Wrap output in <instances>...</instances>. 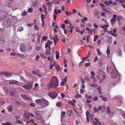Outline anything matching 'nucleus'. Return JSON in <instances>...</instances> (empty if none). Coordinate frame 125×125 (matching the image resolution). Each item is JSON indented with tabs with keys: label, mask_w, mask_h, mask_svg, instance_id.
<instances>
[{
	"label": "nucleus",
	"mask_w": 125,
	"mask_h": 125,
	"mask_svg": "<svg viewBox=\"0 0 125 125\" xmlns=\"http://www.w3.org/2000/svg\"><path fill=\"white\" fill-rule=\"evenodd\" d=\"M114 65L113 66H108L107 67V72L110 74V77L113 78H115L118 75V72L114 63H113Z\"/></svg>",
	"instance_id": "f257e3e1"
},
{
	"label": "nucleus",
	"mask_w": 125,
	"mask_h": 125,
	"mask_svg": "<svg viewBox=\"0 0 125 125\" xmlns=\"http://www.w3.org/2000/svg\"><path fill=\"white\" fill-rule=\"evenodd\" d=\"M36 103L38 104H40L41 105H42L43 104H45V105H48L47 104L48 103V101L45 99H37L35 101Z\"/></svg>",
	"instance_id": "f03ea898"
},
{
	"label": "nucleus",
	"mask_w": 125,
	"mask_h": 125,
	"mask_svg": "<svg viewBox=\"0 0 125 125\" xmlns=\"http://www.w3.org/2000/svg\"><path fill=\"white\" fill-rule=\"evenodd\" d=\"M32 83L31 82H29L25 85H22V87L25 89L30 90L32 88Z\"/></svg>",
	"instance_id": "7ed1b4c3"
},
{
	"label": "nucleus",
	"mask_w": 125,
	"mask_h": 125,
	"mask_svg": "<svg viewBox=\"0 0 125 125\" xmlns=\"http://www.w3.org/2000/svg\"><path fill=\"white\" fill-rule=\"evenodd\" d=\"M55 86V76L52 77L51 82L50 83L49 87L50 88H54Z\"/></svg>",
	"instance_id": "20e7f679"
},
{
	"label": "nucleus",
	"mask_w": 125,
	"mask_h": 125,
	"mask_svg": "<svg viewBox=\"0 0 125 125\" xmlns=\"http://www.w3.org/2000/svg\"><path fill=\"white\" fill-rule=\"evenodd\" d=\"M0 74L1 75H4L6 77H10L11 76L12 74L9 73H7L4 72H1L0 73Z\"/></svg>",
	"instance_id": "39448f33"
},
{
	"label": "nucleus",
	"mask_w": 125,
	"mask_h": 125,
	"mask_svg": "<svg viewBox=\"0 0 125 125\" xmlns=\"http://www.w3.org/2000/svg\"><path fill=\"white\" fill-rule=\"evenodd\" d=\"M52 43V42L49 40H48L47 42H46L45 44V47L47 49V47L50 49H51L50 44Z\"/></svg>",
	"instance_id": "423d86ee"
},
{
	"label": "nucleus",
	"mask_w": 125,
	"mask_h": 125,
	"mask_svg": "<svg viewBox=\"0 0 125 125\" xmlns=\"http://www.w3.org/2000/svg\"><path fill=\"white\" fill-rule=\"evenodd\" d=\"M7 81L9 82V83L12 84H18L19 83L18 81L15 80H7Z\"/></svg>",
	"instance_id": "0eeeda50"
},
{
	"label": "nucleus",
	"mask_w": 125,
	"mask_h": 125,
	"mask_svg": "<svg viewBox=\"0 0 125 125\" xmlns=\"http://www.w3.org/2000/svg\"><path fill=\"white\" fill-rule=\"evenodd\" d=\"M25 117L26 119L27 120H29L30 118L29 113L27 111H25L24 112Z\"/></svg>",
	"instance_id": "6e6552de"
},
{
	"label": "nucleus",
	"mask_w": 125,
	"mask_h": 125,
	"mask_svg": "<svg viewBox=\"0 0 125 125\" xmlns=\"http://www.w3.org/2000/svg\"><path fill=\"white\" fill-rule=\"evenodd\" d=\"M20 50L22 52H24L25 50V45L24 44H22L20 46Z\"/></svg>",
	"instance_id": "1a4fd4ad"
},
{
	"label": "nucleus",
	"mask_w": 125,
	"mask_h": 125,
	"mask_svg": "<svg viewBox=\"0 0 125 125\" xmlns=\"http://www.w3.org/2000/svg\"><path fill=\"white\" fill-rule=\"evenodd\" d=\"M49 95L52 99H54L55 98V92H50L49 93Z\"/></svg>",
	"instance_id": "9d476101"
},
{
	"label": "nucleus",
	"mask_w": 125,
	"mask_h": 125,
	"mask_svg": "<svg viewBox=\"0 0 125 125\" xmlns=\"http://www.w3.org/2000/svg\"><path fill=\"white\" fill-rule=\"evenodd\" d=\"M113 18H112L110 20V21L111 23H112L113 22L115 21L116 20V18L117 17V16L116 14H115L113 16Z\"/></svg>",
	"instance_id": "9b49d317"
},
{
	"label": "nucleus",
	"mask_w": 125,
	"mask_h": 125,
	"mask_svg": "<svg viewBox=\"0 0 125 125\" xmlns=\"http://www.w3.org/2000/svg\"><path fill=\"white\" fill-rule=\"evenodd\" d=\"M95 119L96 120V122L94 124H93L94 125H96V124H98L99 125H100L101 124V123L99 121V119L97 118H95Z\"/></svg>",
	"instance_id": "f8f14e48"
},
{
	"label": "nucleus",
	"mask_w": 125,
	"mask_h": 125,
	"mask_svg": "<svg viewBox=\"0 0 125 125\" xmlns=\"http://www.w3.org/2000/svg\"><path fill=\"white\" fill-rule=\"evenodd\" d=\"M98 11L97 10H95L94 12V15L97 18H98Z\"/></svg>",
	"instance_id": "ddd939ff"
},
{
	"label": "nucleus",
	"mask_w": 125,
	"mask_h": 125,
	"mask_svg": "<svg viewBox=\"0 0 125 125\" xmlns=\"http://www.w3.org/2000/svg\"><path fill=\"white\" fill-rule=\"evenodd\" d=\"M55 68L57 72H59L61 71V68L59 65H56Z\"/></svg>",
	"instance_id": "4468645a"
},
{
	"label": "nucleus",
	"mask_w": 125,
	"mask_h": 125,
	"mask_svg": "<svg viewBox=\"0 0 125 125\" xmlns=\"http://www.w3.org/2000/svg\"><path fill=\"white\" fill-rule=\"evenodd\" d=\"M7 109L9 111L10 113L12 112V107L11 105H9L7 107Z\"/></svg>",
	"instance_id": "2eb2a0df"
},
{
	"label": "nucleus",
	"mask_w": 125,
	"mask_h": 125,
	"mask_svg": "<svg viewBox=\"0 0 125 125\" xmlns=\"http://www.w3.org/2000/svg\"><path fill=\"white\" fill-rule=\"evenodd\" d=\"M96 51L98 55L99 56H101L103 54V53L101 52L100 50L98 49H96Z\"/></svg>",
	"instance_id": "dca6fc26"
},
{
	"label": "nucleus",
	"mask_w": 125,
	"mask_h": 125,
	"mask_svg": "<svg viewBox=\"0 0 125 125\" xmlns=\"http://www.w3.org/2000/svg\"><path fill=\"white\" fill-rule=\"evenodd\" d=\"M2 88L4 91L6 92H8L9 91V89H8L7 87L6 86H4Z\"/></svg>",
	"instance_id": "f3484780"
},
{
	"label": "nucleus",
	"mask_w": 125,
	"mask_h": 125,
	"mask_svg": "<svg viewBox=\"0 0 125 125\" xmlns=\"http://www.w3.org/2000/svg\"><path fill=\"white\" fill-rule=\"evenodd\" d=\"M59 85L58 81L56 77H55V87L58 86ZM56 89L55 88V90Z\"/></svg>",
	"instance_id": "a211bd4d"
},
{
	"label": "nucleus",
	"mask_w": 125,
	"mask_h": 125,
	"mask_svg": "<svg viewBox=\"0 0 125 125\" xmlns=\"http://www.w3.org/2000/svg\"><path fill=\"white\" fill-rule=\"evenodd\" d=\"M41 37V35L40 34L38 35V37L37 40V42L39 43L40 42V38Z\"/></svg>",
	"instance_id": "6ab92c4d"
},
{
	"label": "nucleus",
	"mask_w": 125,
	"mask_h": 125,
	"mask_svg": "<svg viewBox=\"0 0 125 125\" xmlns=\"http://www.w3.org/2000/svg\"><path fill=\"white\" fill-rule=\"evenodd\" d=\"M59 53L58 52H56V59H58L59 58Z\"/></svg>",
	"instance_id": "aec40b11"
},
{
	"label": "nucleus",
	"mask_w": 125,
	"mask_h": 125,
	"mask_svg": "<svg viewBox=\"0 0 125 125\" xmlns=\"http://www.w3.org/2000/svg\"><path fill=\"white\" fill-rule=\"evenodd\" d=\"M50 50L51 49H49V50H47L46 49V54L48 55H50Z\"/></svg>",
	"instance_id": "412c9836"
},
{
	"label": "nucleus",
	"mask_w": 125,
	"mask_h": 125,
	"mask_svg": "<svg viewBox=\"0 0 125 125\" xmlns=\"http://www.w3.org/2000/svg\"><path fill=\"white\" fill-rule=\"evenodd\" d=\"M106 52L108 56H109L110 53V50L109 49V46L107 48Z\"/></svg>",
	"instance_id": "4be33fe9"
},
{
	"label": "nucleus",
	"mask_w": 125,
	"mask_h": 125,
	"mask_svg": "<svg viewBox=\"0 0 125 125\" xmlns=\"http://www.w3.org/2000/svg\"><path fill=\"white\" fill-rule=\"evenodd\" d=\"M53 2H52L49 1L46 3L47 5L49 6H51L52 5Z\"/></svg>",
	"instance_id": "5701e85b"
},
{
	"label": "nucleus",
	"mask_w": 125,
	"mask_h": 125,
	"mask_svg": "<svg viewBox=\"0 0 125 125\" xmlns=\"http://www.w3.org/2000/svg\"><path fill=\"white\" fill-rule=\"evenodd\" d=\"M61 12V11L60 10H58V11H57V10L55 9V14H57L58 13H60ZM56 17V15H55V20Z\"/></svg>",
	"instance_id": "b1692460"
},
{
	"label": "nucleus",
	"mask_w": 125,
	"mask_h": 125,
	"mask_svg": "<svg viewBox=\"0 0 125 125\" xmlns=\"http://www.w3.org/2000/svg\"><path fill=\"white\" fill-rule=\"evenodd\" d=\"M97 89L98 90L99 93L100 94H101L102 93V92H101V87L100 86L98 88H97Z\"/></svg>",
	"instance_id": "393cba45"
},
{
	"label": "nucleus",
	"mask_w": 125,
	"mask_h": 125,
	"mask_svg": "<svg viewBox=\"0 0 125 125\" xmlns=\"http://www.w3.org/2000/svg\"><path fill=\"white\" fill-rule=\"evenodd\" d=\"M44 11L45 14H46L47 13V9L46 7L44 5L42 6Z\"/></svg>",
	"instance_id": "a878e982"
},
{
	"label": "nucleus",
	"mask_w": 125,
	"mask_h": 125,
	"mask_svg": "<svg viewBox=\"0 0 125 125\" xmlns=\"http://www.w3.org/2000/svg\"><path fill=\"white\" fill-rule=\"evenodd\" d=\"M109 26L108 24L106 25H102L101 26V28L102 29L106 28L108 27Z\"/></svg>",
	"instance_id": "bb28decb"
},
{
	"label": "nucleus",
	"mask_w": 125,
	"mask_h": 125,
	"mask_svg": "<svg viewBox=\"0 0 125 125\" xmlns=\"http://www.w3.org/2000/svg\"><path fill=\"white\" fill-rule=\"evenodd\" d=\"M48 39V37L47 36H43L42 38V40L46 41Z\"/></svg>",
	"instance_id": "cd10ccee"
},
{
	"label": "nucleus",
	"mask_w": 125,
	"mask_h": 125,
	"mask_svg": "<svg viewBox=\"0 0 125 125\" xmlns=\"http://www.w3.org/2000/svg\"><path fill=\"white\" fill-rule=\"evenodd\" d=\"M21 96L23 98H24L26 99H29V97H27L26 95H21Z\"/></svg>",
	"instance_id": "c85d7f7f"
},
{
	"label": "nucleus",
	"mask_w": 125,
	"mask_h": 125,
	"mask_svg": "<svg viewBox=\"0 0 125 125\" xmlns=\"http://www.w3.org/2000/svg\"><path fill=\"white\" fill-rule=\"evenodd\" d=\"M34 28L35 30L36 31H38L39 30V28L36 25H35L34 26Z\"/></svg>",
	"instance_id": "c756f323"
},
{
	"label": "nucleus",
	"mask_w": 125,
	"mask_h": 125,
	"mask_svg": "<svg viewBox=\"0 0 125 125\" xmlns=\"http://www.w3.org/2000/svg\"><path fill=\"white\" fill-rule=\"evenodd\" d=\"M40 55V56L42 58H46L45 55L43 53H41Z\"/></svg>",
	"instance_id": "7c9ffc66"
},
{
	"label": "nucleus",
	"mask_w": 125,
	"mask_h": 125,
	"mask_svg": "<svg viewBox=\"0 0 125 125\" xmlns=\"http://www.w3.org/2000/svg\"><path fill=\"white\" fill-rule=\"evenodd\" d=\"M90 86L92 87H98V85L95 84L91 83L90 84Z\"/></svg>",
	"instance_id": "2f4dec72"
},
{
	"label": "nucleus",
	"mask_w": 125,
	"mask_h": 125,
	"mask_svg": "<svg viewBox=\"0 0 125 125\" xmlns=\"http://www.w3.org/2000/svg\"><path fill=\"white\" fill-rule=\"evenodd\" d=\"M23 29L22 27H20L17 29L18 31H21L23 30Z\"/></svg>",
	"instance_id": "473e14b6"
},
{
	"label": "nucleus",
	"mask_w": 125,
	"mask_h": 125,
	"mask_svg": "<svg viewBox=\"0 0 125 125\" xmlns=\"http://www.w3.org/2000/svg\"><path fill=\"white\" fill-rule=\"evenodd\" d=\"M85 96L87 99H90L91 98H92L91 96H88L87 94H85Z\"/></svg>",
	"instance_id": "72a5a7b5"
},
{
	"label": "nucleus",
	"mask_w": 125,
	"mask_h": 125,
	"mask_svg": "<svg viewBox=\"0 0 125 125\" xmlns=\"http://www.w3.org/2000/svg\"><path fill=\"white\" fill-rule=\"evenodd\" d=\"M62 105V104L61 102H58L57 103L56 105L58 107H60Z\"/></svg>",
	"instance_id": "f704fd0d"
},
{
	"label": "nucleus",
	"mask_w": 125,
	"mask_h": 125,
	"mask_svg": "<svg viewBox=\"0 0 125 125\" xmlns=\"http://www.w3.org/2000/svg\"><path fill=\"white\" fill-rule=\"evenodd\" d=\"M65 83V82H64V80H62V82L60 83V85L61 86H63L64 85Z\"/></svg>",
	"instance_id": "c9c22d12"
},
{
	"label": "nucleus",
	"mask_w": 125,
	"mask_h": 125,
	"mask_svg": "<svg viewBox=\"0 0 125 125\" xmlns=\"http://www.w3.org/2000/svg\"><path fill=\"white\" fill-rule=\"evenodd\" d=\"M98 38V36L97 35H95L94 36V42L96 41V40Z\"/></svg>",
	"instance_id": "e433bc0d"
},
{
	"label": "nucleus",
	"mask_w": 125,
	"mask_h": 125,
	"mask_svg": "<svg viewBox=\"0 0 125 125\" xmlns=\"http://www.w3.org/2000/svg\"><path fill=\"white\" fill-rule=\"evenodd\" d=\"M106 110L107 112L108 113H111L110 110L109 109V107L108 106L106 108Z\"/></svg>",
	"instance_id": "4c0bfd02"
},
{
	"label": "nucleus",
	"mask_w": 125,
	"mask_h": 125,
	"mask_svg": "<svg viewBox=\"0 0 125 125\" xmlns=\"http://www.w3.org/2000/svg\"><path fill=\"white\" fill-rule=\"evenodd\" d=\"M1 125H11L10 123H2Z\"/></svg>",
	"instance_id": "58836bf2"
},
{
	"label": "nucleus",
	"mask_w": 125,
	"mask_h": 125,
	"mask_svg": "<svg viewBox=\"0 0 125 125\" xmlns=\"http://www.w3.org/2000/svg\"><path fill=\"white\" fill-rule=\"evenodd\" d=\"M90 63L89 62H88L87 63H85L84 64V65L86 66V67H87L89 66L90 65Z\"/></svg>",
	"instance_id": "ea45409f"
},
{
	"label": "nucleus",
	"mask_w": 125,
	"mask_h": 125,
	"mask_svg": "<svg viewBox=\"0 0 125 125\" xmlns=\"http://www.w3.org/2000/svg\"><path fill=\"white\" fill-rule=\"evenodd\" d=\"M109 33H110L113 36L116 37L117 36V35L116 34L114 33H112V31H110V32H109Z\"/></svg>",
	"instance_id": "a19ab883"
},
{
	"label": "nucleus",
	"mask_w": 125,
	"mask_h": 125,
	"mask_svg": "<svg viewBox=\"0 0 125 125\" xmlns=\"http://www.w3.org/2000/svg\"><path fill=\"white\" fill-rule=\"evenodd\" d=\"M65 115V112L64 111L62 113L61 115V117L62 116L63 117Z\"/></svg>",
	"instance_id": "79ce46f5"
},
{
	"label": "nucleus",
	"mask_w": 125,
	"mask_h": 125,
	"mask_svg": "<svg viewBox=\"0 0 125 125\" xmlns=\"http://www.w3.org/2000/svg\"><path fill=\"white\" fill-rule=\"evenodd\" d=\"M44 14H42L41 16V20L42 21H44Z\"/></svg>",
	"instance_id": "37998d69"
},
{
	"label": "nucleus",
	"mask_w": 125,
	"mask_h": 125,
	"mask_svg": "<svg viewBox=\"0 0 125 125\" xmlns=\"http://www.w3.org/2000/svg\"><path fill=\"white\" fill-rule=\"evenodd\" d=\"M89 78L88 76H86L84 78V80L86 81H89Z\"/></svg>",
	"instance_id": "c03bdc74"
},
{
	"label": "nucleus",
	"mask_w": 125,
	"mask_h": 125,
	"mask_svg": "<svg viewBox=\"0 0 125 125\" xmlns=\"http://www.w3.org/2000/svg\"><path fill=\"white\" fill-rule=\"evenodd\" d=\"M27 14V12L26 11H23L22 13V14L23 16L26 15Z\"/></svg>",
	"instance_id": "a18cd8bd"
},
{
	"label": "nucleus",
	"mask_w": 125,
	"mask_h": 125,
	"mask_svg": "<svg viewBox=\"0 0 125 125\" xmlns=\"http://www.w3.org/2000/svg\"><path fill=\"white\" fill-rule=\"evenodd\" d=\"M115 86V84L114 83H111L109 85V87L113 86Z\"/></svg>",
	"instance_id": "49530a36"
},
{
	"label": "nucleus",
	"mask_w": 125,
	"mask_h": 125,
	"mask_svg": "<svg viewBox=\"0 0 125 125\" xmlns=\"http://www.w3.org/2000/svg\"><path fill=\"white\" fill-rule=\"evenodd\" d=\"M17 55L21 57H23L24 56V55H23L20 54H18Z\"/></svg>",
	"instance_id": "de8ad7c7"
},
{
	"label": "nucleus",
	"mask_w": 125,
	"mask_h": 125,
	"mask_svg": "<svg viewBox=\"0 0 125 125\" xmlns=\"http://www.w3.org/2000/svg\"><path fill=\"white\" fill-rule=\"evenodd\" d=\"M61 96L63 98H64L66 96L63 93H62L61 94Z\"/></svg>",
	"instance_id": "09e8293b"
},
{
	"label": "nucleus",
	"mask_w": 125,
	"mask_h": 125,
	"mask_svg": "<svg viewBox=\"0 0 125 125\" xmlns=\"http://www.w3.org/2000/svg\"><path fill=\"white\" fill-rule=\"evenodd\" d=\"M69 103H70V104H72L73 106H74L75 104L74 102H73L72 101H70L69 102Z\"/></svg>",
	"instance_id": "8fccbe9b"
},
{
	"label": "nucleus",
	"mask_w": 125,
	"mask_h": 125,
	"mask_svg": "<svg viewBox=\"0 0 125 125\" xmlns=\"http://www.w3.org/2000/svg\"><path fill=\"white\" fill-rule=\"evenodd\" d=\"M97 43H98V46H100V45L101 43V40H98Z\"/></svg>",
	"instance_id": "3c124183"
},
{
	"label": "nucleus",
	"mask_w": 125,
	"mask_h": 125,
	"mask_svg": "<svg viewBox=\"0 0 125 125\" xmlns=\"http://www.w3.org/2000/svg\"><path fill=\"white\" fill-rule=\"evenodd\" d=\"M81 97V95L79 94H77L75 96V97L76 98L80 97Z\"/></svg>",
	"instance_id": "603ef678"
},
{
	"label": "nucleus",
	"mask_w": 125,
	"mask_h": 125,
	"mask_svg": "<svg viewBox=\"0 0 125 125\" xmlns=\"http://www.w3.org/2000/svg\"><path fill=\"white\" fill-rule=\"evenodd\" d=\"M118 55L119 56H120L122 55L121 52L120 50H119V52L118 54Z\"/></svg>",
	"instance_id": "864d4df0"
},
{
	"label": "nucleus",
	"mask_w": 125,
	"mask_h": 125,
	"mask_svg": "<svg viewBox=\"0 0 125 125\" xmlns=\"http://www.w3.org/2000/svg\"><path fill=\"white\" fill-rule=\"evenodd\" d=\"M30 105L31 106H32L33 107H35V104L33 103H31L30 104Z\"/></svg>",
	"instance_id": "5fc2aeb1"
},
{
	"label": "nucleus",
	"mask_w": 125,
	"mask_h": 125,
	"mask_svg": "<svg viewBox=\"0 0 125 125\" xmlns=\"http://www.w3.org/2000/svg\"><path fill=\"white\" fill-rule=\"evenodd\" d=\"M98 99V98L97 97H94V98L93 100L95 101H96Z\"/></svg>",
	"instance_id": "6e6d98bb"
},
{
	"label": "nucleus",
	"mask_w": 125,
	"mask_h": 125,
	"mask_svg": "<svg viewBox=\"0 0 125 125\" xmlns=\"http://www.w3.org/2000/svg\"><path fill=\"white\" fill-rule=\"evenodd\" d=\"M98 58L97 57V56H95V59L93 61L94 62H95L98 60Z\"/></svg>",
	"instance_id": "4d7b16f0"
},
{
	"label": "nucleus",
	"mask_w": 125,
	"mask_h": 125,
	"mask_svg": "<svg viewBox=\"0 0 125 125\" xmlns=\"http://www.w3.org/2000/svg\"><path fill=\"white\" fill-rule=\"evenodd\" d=\"M61 27L62 28L64 29L65 27V25L64 24H62L61 25Z\"/></svg>",
	"instance_id": "13d9d810"
},
{
	"label": "nucleus",
	"mask_w": 125,
	"mask_h": 125,
	"mask_svg": "<svg viewBox=\"0 0 125 125\" xmlns=\"http://www.w3.org/2000/svg\"><path fill=\"white\" fill-rule=\"evenodd\" d=\"M121 19V17L120 16H118L117 18V20L118 21H119Z\"/></svg>",
	"instance_id": "bf43d9fd"
},
{
	"label": "nucleus",
	"mask_w": 125,
	"mask_h": 125,
	"mask_svg": "<svg viewBox=\"0 0 125 125\" xmlns=\"http://www.w3.org/2000/svg\"><path fill=\"white\" fill-rule=\"evenodd\" d=\"M72 113V111L71 110H69L68 112V114L69 116H70Z\"/></svg>",
	"instance_id": "052dcab7"
},
{
	"label": "nucleus",
	"mask_w": 125,
	"mask_h": 125,
	"mask_svg": "<svg viewBox=\"0 0 125 125\" xmlns=\"http://www.w3.org/2000/svg\"><path fill=\"white\" fill-rule=\"evenodd\" d=\"M16 123L19 124H21V122L20 120H18L16 121Z\"/></svg>",
	"instance_id": "680f3d73"
},
{
	"label": "nucleus",
	"mask_w": 125,
	"mask_h": 125,
	"mask_svg": "<svg viewBox=\"0 0 125 125\" xmlns=\"http://www.w3.org/2000/svg\"><path fill=\"white\" fill-rule=\"evenodd\" d=\"M64 12L65 13L66 15H69V12L68 11L66 10H65L64 11Z\"/></svg>",
	"instance_id": "e2e57ef3"
},
{
	"label": "nucleus",
	"mask_w": 125,
	"mask_h": 125,
	"mask_svg": "<svg viewBox=\"0 0 125 125\" xmlns=\"http://www.w3.org/2000/svg\"><path fill=\"white\" fill-rule=\"evenodd\" d=\"M40 58L39 56V55H37L36 56V60L37 61H38L39 60V58Z\"/></svg>",
	"instance_id": "0e129e2a"
},
{
	"label": "nucleus",
	"mask_w": 125,
	"mask_h": 125,
	"mask_svg": "<svg viewBox=\"0 0 125 125\" xmlns=\"http://www.w3.org/2000/svg\"><path fill=\"white\" fill-rule=\"evenodd\" d=\"M33 25V23H31V24L28 23L27 24L28 26L29 27L32 26Z\"/></svg>",
	"instance_id": "69168bd1"
},
{
	"label": "nucleus",
	"mask_w": 125,
	"mask_h": 125,
	"mask_svg": "<svg viewBox=\"0 0 125 125\" xmlns=\"http://www.w3.org/2000/svg\"><path fill=\"white\" fill-rule=\"evenodd\" d=\"M102 100L104 101H106L107 100V99L106 97H103L102 99Z\"/></svg>",
	"instance_id": "338daca9"
},
{
	"label": "nucleus",
	"mask_w": 125,
	"mask_h": 125,
	"mask_svg": "<svg viewBox=\"0 0 125 125\" xmlns=\"http://www.w3.org/2000/svg\"><path fill=\"white\" fill-rule=\"evenodd\" d=\"M102 107L101 106H99L98 107V110L100 111L102 110Z\"/></svg>",
	"instance_id": "774afa93"
}]
</instances>
